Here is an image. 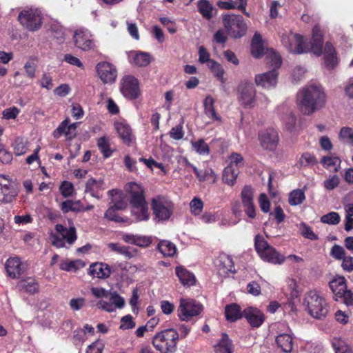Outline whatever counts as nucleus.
I'll list each match as a JSON object with an SVG mask.
<instances>
[{
	"instance_id": "nucleus-7",
	"label": "nucleus",
	"mask_w": 353,
	"mask_h": 353,
	"mask_svg": "<svg viewBox=\"0 0 353 353\" xmlns=\"http://www.w3.org/2000/svg\"><path fill=\"white\" fill-rule=\"evenodd\" d=\"M254 245L263 261L274 265H281L284 263L285 257L270 245L262 236H255Z\"/></svg>"
},
{
	"instance_id": "nucleus-26",
	"label": "nucleus",
	"mask_w": 353,
	"mask_h": 353,
	"mask_svg": "<svg viewBox=\"0 0 353 353\" xmlns=\"http://www.w3.org/2000/svg\"><path fill=\"white\" fill-rule=\"evenodd\" d=\"M114 128L123 142L130 145L134 140V136L130 125L125 121H117L114 123Z\"/></svg>"
},
{
	"instance_id": "nucleus-35",
	"label": "nucleus",
	"mask_w": 353,
	"mask_h": 353,
	"mask_svg": "<svg viewBox=\"0 0 353 353\" xmlns=\"http://www.w3.org/2000/svg\"><path fill=\"white\" fill-rule=\"evenodd\" d=\"M176 274L183 285L192 286L194 285L196 279L194 275L187 269L177 266L175 269Z\"/></svg>"
},
{
	"instance_id": "nucleus-53",
	"label": "nucleus",
	"mask_w": 353,
	"mask_h": 353,
	"mask_svg": "<svg viewBox=\"0 0 353 353\" xmlns=\"http://www.w3.org/2000/svg\"><path fill=\"white\" fill-rule=\"evenodd\" d=\"M190 208L192 214L199 215L203 208V203L199 198L194 197L190 203Z\"/></svg>"
},
{
	"instance_id": "nucleus-12",
	"label": "nucleus",
	"mask_w": 353,
	"mask_h": 353,
	"mask_svg": "<svg viewBox=\"0 0 353 353\" xmlns=\"http://www.w3.org/2000/svg\"><path fill=\"white\" fill-rule=\"evenodd\" d=\"M17 194L18 190L15 182L8 176L0 174V202L10 203Z\"/></svg>"
},
{
	"instance_id": "nucleus-47",
	"label": "nucleus",
	"mask_w": 353,
	"mask_h": 353,
	"mask_svg": "<svg viewBox=\"0 0 353 353\" xmlns=\"http://www.w3.org/2000/svg\"><path fill=\"white\" fill-rule=\"evenodd\" d=\"M339 139L343 143L353 146V129L343 127L339 132Z\"/></svg>"
},
{
	"instance_id": "nucleus-46",
	"label": "nucleus",
	"mask_w": 353,
	"mask_h": 353,
	"mask_svg": "<svg viewBox=\"0 0 353 353\" xmlns=\"http://www.w3.org/2000/svg\"><path fill=\"white\" fill-rule=\"evenodd\" d=\"M321 163L326 169L337 171V166L340 164V159L335 156L323 157L321 159Z\"/></svg>"
},
{
	"instance_id": "nucleus-14",
	"label": "nucleus",
	"mask_w": 353,
	"mask_h": 353,
	"mask_svg": "<svg viewBox=\"0 0 353 353\" xmlns=\"http://www.w3.org/2000/svg\"><path fill=\"white\" fill-rule=\"evenodd\" d=\"M75 46L83 51L94 50L96 48V42L93 34L86 28L77 30L73 35Z\"/></svg>"
},
{
	"instance_id": "nucleus-42",
	"label": "nucleus",
	"mask_w": 353,
	"mask_h": 353,
	"mask_svg": "<svg viewBox=\"0 0 353 353\" xmlns=\"http://www.w3.org/2000/svg\"><path fill=\"white\" fill-rule=\"evenodd\" d=\"M19 286L20 288L30 294H34L39 290V283L33 278H27L21 280L19 283Z\"/></svg>"
},
{
	"instance_id": "nucleus-3",
	"label": "nucleus",
	"mask_w": 353,
	"mask_h": 353,
	"mask_svg": "<svg viewBox=\"0 0 353 353\" xmlns=\"http://www.w3.org/2000/svg\"><path fill=\"white\" fill-rule=\"evenodd\" d=\"M125 190L130 194L132 216L138 221L148 220L149 218L148 208L143 188L135 182H131L126 185Z\"/></svg>"
},
{
	"instance_id": "nucleus-30",
	"label": "nucleus",
	"mask_w": 353,
	"mask_h": 353,
	"mask_svg": "<svg viewBox=\"0 0 353 353\" xmlns=\"http://www.w3.org/2000/svg\"><path fill=\"white\" fill-rule=\"evenodd\" d=\"M129 61L137 66L145 67L151 62V56L144 52H130L128 55Z\"/></svg>"
},
{
	"instance_id": "nucleus-1",
	"label": "nucleus",
	"mask_w": 353,
	"mask_h": 353,
	"mask_svg": "<svg viewBox=\"0 0 353 353\" xmlns=\"http://www.w3.org/2000/svg\"><path fill=\"white\" fill-rule=\"evenodd\" d=\"M281 42L283 46L293 54H300L310 50L317 57L323 54L324 61L328 68H333L338 63L336 52L332 43L327 42L323 52V38L319 26L313 28L312 40L310 43L307 42L302 35L291 31L283 34Z\"/></svg>"
},
{
	"instance_id": "nucleus-50",
	"label": "nucleus",
	"mask_w": 353,
	"mask_h": 353,
	"mask_svg": "<svg viewBox=\"0 0 353 353\" xmlns=\"http://www.w3.org/2000/svg\"><path fill=\"white\" fill-rule=\"evenodd\" d=\"M195 175L200 182H204L210 179H212L213 182H214L216 179V175L213 170L210 168L203 170H199V172L196 173Z\"/></svg>"
},
{
	"instance_id": "nucleus-20",
	"label": "nucleus",
	"mask_w": 353,
	"mask_h": 353,
	"mask_svg": "<svg viewBox=\"0 0 353 353\" xmlns=\"http://www.w3.org/2000/svg\"><path fill=\"white\" fill-rule=\"evenodd\" d=\"M79 123H70V119L63 120L53 132V137L56 139L65 135L67 139H72L77 135V128Z\"/></svg>"
},
{
	"instance_id": "nucleus-36",
	"label": "nucleus",
	"mask_w": 353,
	"mask_h": 353,
	"mask_svg": "<svg viewBox=\"0 0 353 353\" xmlns=\"http://www.w3.org/2000/svg\"><path fill=\"white\" fill-rule=\"evenodd\" d=\"M199 12L206 20H210L215 14V8L207 0H199L196 3Z\"/></svg>"
},
{
	"instance_id": "nucleus-48",
	"label": "nucleus",
	"mask_w": 353,
	"mask_h": 353,
	"mask_svg": "<svg viewBox=\"0 0 353 353\" xmlns=\"http://www.w3.org/2000/svg\"><path fill=\"white\" fill-rule=\"evenodd\" d=\"M305 199L303 190L297 189L291 192L289 194V203L291 205H297L301 204Z\"/></svg>"
},
{
	"instance_id": "nucleus-17",
	"label": "nucleus",
	"mask_w": 353,
	"mask_h": 353,
	"mask_svg": "<svg viewBox=\"0 0 353 353\" xmlns=\"http://www.w3.org/2000/svg\"><path fill=\"white\" fill-rule=\"evenodd\" d=\"M105 299L99 300L97 306L103 310L108 312L115 311L116 308H122L125 305V301L117 292H109L108 297Z\"/></svg>"
},
{
	"instance_id": "nucleus-34",
	"label": "nucleus",
	"mask_w": 353,
	"mask_h": 353,
	"mask_svg": "<svg viewBox=\"0 0 353 353\" xmlns=\"http://www.w3.org/2000/svg\"><path fill=\"white\" fill-rule=\"evenodd\" d=\"M215 100L210 95H208L203 101L204 112L210 119L221 121V117L216 113L214 109Z\"/></svg>"
},
{
	"instance_id": "nucleus-51",
	"label": "nucleus",
	"mask_w": 353,
	"mask_h": 353,
	"mask_svg": "<svg viewBox=\"0 0 353 353\" xmlns=\"http://www.w3.org/2000/svg\"><path fill=\"white\" fill-rule=\"evenodd\" d=\"M341 217L337 212H331L321 218V221L323 223L330 225H336L339 223Z\"/></svg>"
},
{
	"instance_id": "nucleus-37",
	"label": "nucleus",
	"mask_w": 353,
	"mask_h": 353,
	"mask_svg": "<svg viewBox=\"0 0 353 353\" xmlns=\"http://www.w3.org/2000/svg\"><path fill=\"white\" fill-rule=\"evenodd\" d=\"M225 314L227 321L234 322L243 316V311H241L240 306L236 303H232L226 305Z\"/></svg>"
},
{
	"instance_id": "nucleus-4",
	"label": "nucleus",
	"mask_w": 353,
	"mask_h": 353,
	"mask_svg": "<svg viewBox=\"0 0 353 353\" xmlns=\"http://www.w3.org/2000/svg\"><path fill=\"white\" fill-rule=\"evenodd\" d=\"M303 305L309 314L317 319L325 318L330 310L325 298L316 290H310L305 294Z\"/></svg>"
},
{
	"instance_id": "nucleus-9",
	"label": "nucleus",
	"mask_w": 353,
	"mask_h": 353,
	"mask_svg": "<svg viewBox=\"0 0 353 353\" xmlns=\"http://www.w3.org/2000/svg\"><path fill=\"white\" fill-rule=\"evenodd\" d=\"M154 219L157 222L168 221L173 212V203L164 196H157L151 203Z\"/></svg>"
},
{
	"instance_id": "nucleus-45",
	"label": "nucleus",
	"mask_w": 353,
	"mask_h": 353,
	"mask_svg": "<svg viewBox=\"0 0 353 353\" xmlns=\"http://www.w3.org/2000/svg\"><path fill=\"white\" fill-rule=\"evenodd\" d=\"M97 146L104 158H109L112 155L113 150L110 148L107 137H100L97 141Z\"/></svg>"
},
{
	"instance_id": "nucleus-40",
	"label": "nucleus",
	"mask_w": 353,
	"mask_h": 353,
	"mask_svg": "<svg viewBox=\"0 0 353 353\" xmlns=\"http://www.w3.org/2000/svg\"><path fill=\"white\" fill-rule=\"evenodd\" d=\"M192 150L201 156H208L210 153V147L203 139L190 141Z\"/></svg>"
},
{
	"instance_id": "nucleus-38",
	"label": "nucleus",
	"mask_w": 353,
	"mask_h": 353,
	"mask_svg": "<svg viewBox=\"0 0 353 353\" xmlns=\"http://www.w3.org/2000/svg\"><path fill=\"white\" fill-rule=\"evenodd\" d=\"M251 52L254 57L260 58L265 54V49L262 43V38L260 34L256 32L252 40Z\"/></svg>"
},
{
	"instance_id": "nucleus-61",
	"label": "nucleus",
	"mask_w": 353,
	"mask_h": 353,
	"mask_svg": "<svg viewBox=\"0 0 353 353\" xmlns=\"http://www.w3.org/2000/svg\"><path fill=\"white\" fill-rule=\"evenodd\" d=\"M339 301H341L346 305H353V294L350 290H347V288L338 296Z\"/></svg>"
},
{
	"instance_id": "nucleus-28",
	"label": "nucleus",
	"mask_w": 353,
	"mask_h": 353,
	"mask_svg": "<svg viewBox=\"0 0 353 353\" xmlns=\"http://www.w3.org/2000/svg\"><path fill=\"white\" fill-rule=\"evenodd\" d=\"M89 274L93 277L105 279L110 276L111 270L105 263H94L90 265Z\"/></svg>"
},
{
	"instance_id": "nucleus-54",
	"label": "nucleus",
	"mask_w": 353,
	"mask_h": 353,
	"mask_svg": "<svg viewBox=\"0 0 353 353\" xmlns=\"http://www.w3.org/2000/svg\"><path fill=\"white\" fill-rule=\"evenodd\" d=\"M299 231L301 235L310 240H316L318 239L317 235L314 233L312 228L305 223H301L299 225Z\"/></svg>"
},
{
	"instance_id": "nucleus-15",
	"label": "nucleus",
	"mask_w": 353,
	"mask_h": 353,
	"mask_svg": "<svg viewBox=\"0 0 353 353\" xmlns=\"http://www.w3.org/2000/svg\"><path fill=\"white\" fill-rule=\"evenodd\" d=\"M261 146L265 150L274 151L279 142V136L276 129L268 128L259 133Z\"/></svg>"
},
{
	"instance_id": "nucleus-52",
	"label": "nucleus",
	"mask_w": 353,
	"mask_h": 353,
	"mask_svg": "<svg viewBox=\"0 0 353 353\" xmlns=\"http://www.w3.org/2000/svg\"><path fill=\"white\" fill-rule=\"evenodd\" d=\"M229 166L237 168L238 170L244 165V159L239 153H232L229 157Z\"/></svg>"
},
{
	"instance_id": "nucleus-62",
	"label": "nucleus",
	"mask_w": 353,
	"mask_h": 353,
	"mask_svg": "<svg viewBox=\"0 0 353 353\" xmlns=\"http://www.w3.org/2000/svg\"><path fill=\"white\" fill-rule=\"evenodd\" d=\"M52 36L55 38L59 43H62L65 40V31L61 26H54L51 29Z\"/></svg>"
},
{
	"instance_id": "nucleus-31",
	"label": "nucleus",
	"mask_w": 353,
	"mask_h": 353,
	"mask_svg": "<svg viewBox=\"0 0 353 353\" xmlns=\"http://www.w3.org/2000/svg\"><path fill=\"white\" fill-rule=\"evenodd\" d=\"M105 189L103 186V180L90 179L85 183V192H89L90 195L97 199H100V192Z\"/></svg>"
},
{
	"instance_id": "nucleus-22",
	"label": "nucleus",
	"mask_w": 353,
	"mask_h": 353,
	"mask_svg": "<svg viewBox=\"0 0 353 353\" xmlns=\"http://www.w3.org/2000/svg\"><path fill=\"white\" fill-rule=\"evenodd\" d=\"M243 316L252 327H259L265 321L264 314L258 308L248 307L243 310Z\"/></svg>"
},
{
	"instance_id": "nucleus-6",
	"label": "nucleus",
	"mask_w": 353,
	"mask_h": 353,
	"mask_svg": "<svg viewBox=\"0 0 353 353\" xmlns=\"http://www.w3.org/2000/svg\"><path fill=\"white\" fill-rule=\"evenodd\" d=\"M179 337V334L175 330L167 329L155 334L152 344L161 353H174Z\"/></svg>"
},
{
	"instance_id": "nucleus-25",
	"label": "nucleus",
	"mask_w": 353,
	"mask_h": 353,
	"mask_svg": "<svg viewBox=\"0 0 353 353\" xmlns=\"http://www.w3.org/2000/svg\"><path fill=\"white\" fill-rule=\"evenodd\" d=\"M216 265L221 275L225 276L235 272L233 260L227 254H221L216 260Z\"/></svg>"
},
{
	"instance_id": "nucleus-24",
	"label": "nucleus",
	"mask_w": 353,
	"mask_h": 353,
	"mask_svg": "<svg viewBox=\"0 0 353 353\" xmlns=\"http://www.w3.org/2000/svg\"><path fill=\"white\" fill-rule=\"evenodd\" d=\"M293 334L289 327H287V331L279 334L275 339L277 346L281 349L283 352L290 353L293 349Z\"/></svg>"
},
{
	"instance_id": "nucleus-60",
	"label": "nucleus",
	"mask_w": 353,
	"mask_h": 353,
	"mask_svg": "<svg viewBox=\"0 0 353 353\" xmlns=\"http://www.w3.org/2000/svg\"><path fill=\"white\" fill-rule=\"evenodd\" d=\"M184 131L181 125H176L171 128L169 134L174 140L179 141L183 139Z\"/></svg>"
},
{
	"instance_id": "nucleus-27",
	"label": "nucleus",
	"mask_w": 353,
	"mask_h": 353,
	"mask_svg": "<svg viewBox=\"0 0 353 353\" xmlns=\"http://www.w3.org/2000/svg\"><path fill=\"white\" fill-rule=\"evenodd\" d=\"M6 270L12 279L19 277L23 272V264L18 257L10 258L6 263Z\"/></svg>"
},
{
	"instance_id": "nucleus-5",
	"label": "nucleus",
	"mask_w": 353,
	"mask_h": 353,
	"mask_svg": "<svg viewBox=\"0 0 353 353\" xmlns=\"http://www.w3.org/2000/svg\"><path fill=\"white\" fill-rule=\"evenodd\" d=\"M17 20L24 29L30 32H36L41 28L43 13L39 8L26 7L19 12Z\"/></svg>"
},
{
	"instance_id": "nucleus-10",
	"label": "nucleus",
	"mask_w": 353,
	"mask_h": 353,
	"mask_svg": "<svg viewBox=\"0 0 353 353\" xmlns=\"http://www.w3.org/2000/svg\"><path fill=\"white\" fill-rule=\"evenodd\" d=\"M223 23L228 34L234 38H241L247 30V24L239 14H225Z\"/></svg>"
},
{
	"instance_id": "nucleus-58",
	"label": "nucleus",
	"mask_w": 353,
	"mask_h": 353,
	"mask_svg": "<svg viewBox=\"0 0 353 353\" xmlns=\"http://www.w3.org/2000/svg\"><path fill=\"white\" fill-rule=\"evenodd\" d=\"M199 61L201 63H207L208 66L210 61H214L210 59V54L208 51L203 47L200 46L199 48Z\"/></svg>"
},
{
	"instance_id": "nucleus-39",
	"label": "nucleus",
	"mask_w": 353,
	"mask_h": 353,
	"mask_svg": "<svg viewBox=\"0 0 353 353\" xmlns=\"http://www.w3.org/2000/svg\"><path fill=\"white\" fill-rule=\"evenodd\" d=\"M157 250L163 256H173L176 252V245L167 240H161L157 245Z\"/></svg>"
},
{
	"instance_id": "nucleus-57",
	"label": "nucleus",
	"mask_w": 353,
	"mask_h": 353,
	"mask_svg": "<svg viewBox=\"0 0 353 353\" xmlns=\"http://www.w3.org/2000/svg\"><path fill=\"white\" fill-rule=\"evenodd\" d=\"M316 163L315 157L308 152L303 153L299 159V163L301 166H308L314 165Z\"/></svg>"
},
{
	"instance_id": "nucleus-49",
	"label": "nucleus",
	"mask_w": 353,
	"mask_h": 353,
	"mask_svg": "<svg viewBox=\"0 0 353 353\" xmlns=\"http://www.w3.org/2000/svg\"><path fill=\"white\" fill-rule=\"evenodd\" d=\"M212 72L214 73V76L222 83H224L225 82V79L224 78L225 71L223 67L216 61H210L209 65L208 66Z\"/></svg>"
},
{
	"instance_id": "nucleus-19",
	"label": "nucleus",
	"mask_w": 353,
	"mask_h": 353,
	"mask_svg": "<svg viewBox=\"0 0 353 353\" xmlns=\"http://www.w3.org/2000/svg\"><path fill=\"white\" fill-rule=\"evenodd\" d=\"M278 72L276 70L258 74L255 76V83L265 89H272L277 84Z\"/></svg>"
},
{
	"instance_id": "nucleus-64",
	"label": "nucleus",
	"mask_w": 353,
	"mask_h": 353,
	"mask_svg": "<svg viewBox=\"0 0 353 353\" xmlns=\"http://www.w3.org/2000/svg\"><path fill=\"white\" fill-rule=\"evenodd\" d=\"M339 184V179L336 175L330 176L323 183L324 188L327 190L336 188Z\"/></svg>"
},
{
	"instance_id": "nucleus-23",
	"label": "nucleus",
	"mask_w": 353,
	"mask_h": 353,
	"mask_svg": "<svg viewBox=\"0 0 353 353\" xmlns=\"http://www.w3.org/2000/svg\"><path fill=\"white\" fill-rule=\"evenodd\" d=\"M241 103L245 107H252L255 102V89L251 83H245L241 85L240 97Z\"/></svg>"
},
{
	"instance_id": "nucleus-43",
	"label": "nucleus",
	"mask_w": 353,
	"mask_h": 353,
	"mask_svg": "<svg viewBox=\"0 0 353 353\" xmlns=\"http://www.w3.org/2000/svg\"><path fill=\"white\" fill-rule=\"evenodd\" d=\"M268 63L273 68L272 70H277L280 68L282 60L281 56L272 49H267L265 51Z\"/></svg>"
},
{
	"instance_id": "nucleus-2",
	"label": "nucleus",
	"mask_w": 353,
	"mask_h": 353,
	"mask_svg": "<svg viewBox=\"0 0 353 353\" xmlns=\"http://www.w3.org/2000/svg\"><path fill=\"white\" fill-rule=\"evenodd\" d=\"M326 101V94L319 83H311L298 93V104L305 114H311L323 108Z\"/></svg>"
},
{
	"instance_id": "nucleus-63",
	"label": "nucleus",
	"mask_w": 353,
	"mask_h": 353,
	"mask_svg": "<svg viewBox=\"0 0 353 353\" xmlns=\"http://www.w3.org/2000/svg\"><path fill=\"white\" fill-rule=\"evenodd\" d=\"M120 328L122 330H130L135 327V323L132 320V317L130 314L123 316L121 319Z\"/></svg>"
},
{
	"instance_id": "nucleus-56",
	"label": "nucleus",
	"mask_w": 353,
	"mask_h": 353,
	"mask_svg": "<svg viewBox=\"0 0 353 353\" xmlns=\"http://www.w3.org/2000/svg\"><path fill=\"white\" fill-rule=\"evenodd\" d=\"M59 190L61 192V194L64 197H69L72 196L73 192H74V186L73 184L68 181H64L61 183Z\"/></svg>"
},
{
	"instance_id": "nucleus-21",
	"label": "nucleus",
	"mask_w": 353,
	"mask_h": 353,
	"mask_svg": "<svg viewBox=\"0 0 353 353\" xmlns=\"http://www.w3.org/2000/svg\"><path fill=\"white\" fill-rule=\"evenodd\" d=\"M241 200L244 211L248 216L254 219L256 216V210L253 202V190L250 186H245L241 191Z\"/></svg>"
},
{
	"instance_id": "nucleus-41",
	"label": "nucleus",
	"mask_w": 353,
	"mask_h": 353,
	"mask_svg": "<svg viewBox=\"0 0 353 353\" xmlns=\"http://www.w3.org/2000/svg\"><path fill=\"white\" fill-rule=\"evenodd\" d=\"M239 174V171L237 168L228 165L223 170L222 176L223 181L227 185L232 186L234 185Z\"/></svg>"
},
{
	"instance_id": "nucleus-11",
	"label": "nucleus",
	"mask_w": 353,
	"mask_h": 353,
	"mask_svg": "<svg viewBox=\"0 0 353 353\" xmlns=\"http://www.w3.org/2000/svg\"><path fill=\"white\" fill-rule=\"evenodd\" d=\"M203 310V305L191 299H181L177 310L180 320L189 321L192 317L199 315Z\"/></svg>"
},
{
	"instance_id": "nucleus-32",
	"label": "nucleus",
	"mask_w": 353,
	"mask_h": 353,
	"mask_svg": "<svg viewBox=\"0 0 353 353\" xmlns=\"http://www.w3.org/2000/svg\"><path fill=\"white\" fill-rule=\"evenodd\" d=\"M329 285L335 301H339L338 296L347 288L345 279L341 276H336L330 281Z\"/></svg>"
},
{
	"instance_id": "nucleus-33",
	"label": "nucleus",
	"mask_w": 353,
	"mask_h": 353,
	"mask_svg": "<svg viewBox=\"0 0 353 353\" xmlns=\"http://www.w3.org/2000/svg\"><path fill=\"white\" fill-rule=\"evenodd\" d=\"M110 199V205L116 208L117 210H123L127 206L123 193L117 190H112L108 192Z\"/></svg>"
},
{
	"instance_id": "nucleus-59",
	"label": "nucleus",
	"mask_w": 353,
	"mask_h": 353,
	"mask_svg": "<svg viewBox=\"0 0 353 353\" xmlns=\"http://www.w3.org/2000/svg\"><path fill=\"white\" fill-rule=\"evenodd\" d=\"M90 292L95 298L102 300L108 299L110 291H108L103 288L92 287L90 289Z\"/></svg>"
},
{
	"instance_id": "nucleus-13",
	"label": "nucleus",
	"mask_w": 353,
	"mask_h": 353,
	"mask_svg": "<svg viewBox=\"0 0 353 353\" xmlns=\"http://www.w3.org/2000/svg\"><path fill=\"white\" fill-rule=\"evenodd\" d=\"M120 90L128 99H136L141 94L139 80L133 76L127 75L121 80Z\"/></svg>"
},
{
	"instance_id": "nucleus-55",
	"label": "nucleus",
	"mask_w": 353,
	"mask_h": 353,
	"mask_svg": "<svg viewBox=\"0 0 353 353\" xmlns=\"http://www.w3.org/2000/svg\"><path fill=\"white\" fill-rule=\"evenodd\" d=\"M37 68L36 61L34 59L27 61L24 65V70L27 76L31 79L35 77V72Z\"/></svg>"
},
{
	"instance_id": "nucleus-16",
	"label": "nucleus",
	"mask_w": 353,
	"mask_h": 353,
	"mask_svg": "<svg viewBox=\"0 0 353 353\" xmlns=\"http://www.w3.org/2000/svg\"><path fill=\"white\" fill-rule=\"evenodd\" d=\"M97 72L103 83H113L117 77V70L114 65L109 62H99L96 66Z\"/></svg>"
},
{
	"instance_id": "nucleus-18",
	"label": "nucleus",
	"mask_w": 353,
	"mask_h": 353,
	"mask_svg": "<svg viewBox=\"0 0 353 353\" xmlns=\"http://www.w3.org/2000/svg\"><path fill=\"white\" fill-rule=\"evenodd\" d=\"M276 111L281 117L285 130L288 132H293L295 130L296 118L292 113L290 107L285 103L279 105Z\"/></svg>"
},
{
	"instance_id": "nucleus-44",
	"label": "nucleus",
	"mask_w": 353,
	"mask_h": 353,
	"mask_svg": "<svg viewBox=\"0 0 353 353\" xmlns=\"http://www.w3.org/2000/svg\"><path fill=\"white\" fill-rule=\"evenodd\" d=\"M85 266V263L81 260L62 261L59 265L62 270L68 272H76Z\"/></svg>"
},
{
	"instance_id": "nucleus-29",
	"label": "nucleus",
	"mask_w": 353,
	"mask_h": 353,
	"mask_svg": "<svg viewBox=\"0 0 353 353\" xmlns=\"http://www.w3.org/2000/svg\"><path fill=\"white\" fill-rule=\"evenodd\" d=\"M215 353H232L234 350V345L232 341L225 333L221 334V337L217 341L214 345Z\"/></svg>"
},
{
	"instance_id": "nucleus-8",
	"label": "nucleus",
	"mask_w": 353,
	"mask_h": 353,
	"mask_svg": "<svg viewBox=\"0 0 353 353\" xmlns=\"http://www.w3.org/2000/svg\"><path fill=\"white\" fill-rule=\"evenodd\" d=\"M56 233H50V239L52 245L57 248L72 245L77 239V230L72 223L67 228L62 224L55 225Z\"/></svg>"
}]
</instances>
